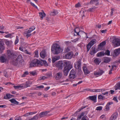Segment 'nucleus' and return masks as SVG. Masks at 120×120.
Masks as SVG:
<instances>
[{"label": "nucleus", "mask_w": 120, "mask_h": 120, "mask_svg": "<svg viewBox=\"0 0 120 120\" xmlns=\"http://www.w3.org/2000/svg\"><path fill=\"white\" fill-rule=\"evenodd\" d=\"M63 50V49L60 48L59 45L57 43L53 44L51 47V52L55 54H57L62 52Z\"/></svg>", "instance_id": "nucleus-1"}, {"label": "nucleus", "mask_w": 120, "mask_h": 120, "mask_svg": "<svg viewBox=\"0 0 120 120\" xmlns=\"http://www.w3.org/2000/svg\"><path fill=\"white\" fill-rule=\"evenodd\" d=\"M70 63L68 61L64 60L60 61L55 63L56 67L58 68L59 69H61L63 68V66H67L69 65Z\"/></svg>", "instance_id": "nucleus-2"}, {"label": "nucleus", "mask_w": 120, "mask_h": 120, "mask_svg": "<svg viewBox=\"0 0 120 120\" xmlns=\"http://www.w3.org/2000/svg\"><path fill=\"white\" fill-rule=\"evenodd\" d=\"M22 61L23 60L22 56L21 55H19L16 59L12 60V63L14 65L17 66L20 64Z\"/></svg>", "instance_id": "nucleus-3"}, {"label": "nucleus", "mask_w": 120, "mask_h": 120, "mask_svg": "<svg viewBox=\"0 0 120 120\" xmlns=\"http://www.w3.org/2000/svg\"><path fill=\"white\" fill-rule=\"evenodd\" d=\"M7 58L9 59H13L16 57L14 53L9 50H7Z\"/></svg>", "instance_id": "nucleus-4"}, {"label": "nucleus", "mask_w": 120, "mask_h": 120, "mask_svg": "<svg viewBox=\"0 0 120 120\" xmlns=\"http://www.w3.org/2000/svg\"><path fill=\"white\" fill-rule=\"evenodd\" d=\"M39 60L37 59H34L33 60L30 64V67H34L36 66H40Z\"/></svg>", "instance_id": "nucleus-5"}, {"label": "nucleus", "mask_w": 120, "mask_h": 120, "mask_svg": "<svg viewBox=\"0 0 120 120\" xmlns=\"http://www.w3.org/2000/svg\"><path fill=\"white\" fill-rule=\"evenodd\" d=\"M65 66L64 67L63 72L64 75L66 76L68 75V72L72 68V66L71 65H69V67L68 65Z\"/></svg>", "instance_id": "nucleus-6"}, {"label": "nucleus", "mask_w": 120, "mask_h": 120, "mask_svg": "<svg viewBox=\"0 0 120 120\" xmlns=\"http://www.w3.org/2000/svg\"><path fill=\"white\" fill-rule=\"evenodd\" d=\"M29 84L27 83H26L25 84H22L19 86H14V88L15 89H20L21 88H24L28 87L29 86Z\"/></svg>", "instance_id": "nucleus-7"}, {"label": "nucleus", "mask_w": 120, "mask_h": 120, "mask_svg": "<svg viewBox=\"0 0 120 120\" xmlns=\"http://www.w3.org/2000/svg\"><path fill=\"white\" fill-rule=\"evenodd\" d=\"M112 43L115 46H119L120 45V39L115 38L113 39Z\"/></svg>", "instance_id": "nucleus-8"}, {"label": "nucleus", "mask_w": 120, "mask_h": 120, "mask_svg": "<svg viewBox=\"0 0 120 120\" xmlns=\"http://www.w3.org/2000/svg\"><path fill=\"white\" fill-rule=\"evenodd\" d=\"M76 77L75 72L74 70L72 69L70 72L69 77L71 79H73Z\"/></svg>", "instance_id": "nucleus-9"}, {"label": "nucleus", "mask_w": 120, "mask_h": 120, "mask_svg": "<svg viewBox=\"0 0 120 120\" xmlns=\"http://www.w3.org/2000/svg\"><path fill=\"white\" fill-rule=\"evenodd\" d=\"M4 42L2 41H0V53H2L5 49Z\"/></svg>", "instance_id": "nucleus-10"}, {"label": "nucleus", "mask_w": 120, "mask_h": 120, "mask_svg": "<svg viewBox=\"0 0 120 120\" xmlns=\"http://www.w3.org/2000/svg\"><path fill=\"white\" fill-rule=\"evenodd\" d=\"M104 72V71L102 70L99 69L97 72H95L94 73V75L96 76V77H98L101 75Z\"/></svg>", "instance_id": "nucleus-11"}, {"label": "nucleus", "mask_w": 120, "mask_h": 120, "mask_svg": "<svg viewBox=\"0 0 120 120\" xmlns=\"http://www.w3.org/2000/svg\"><path fill=\"white\" fill-rule=\"evenodd\" d=\"M73 54L72 52H70L66 54L65 56V58L66 59H70L73 56Z\"/></svg>", "instance_id": "nucleus-12"}, {"label": "nucleus", "mask_w": 120, "mask_h": 120, "mask_svg": "<svg viewBox=\"0 0 120 120\" xmlns=\"http://www.w3.org/2000/svg\"><path fill=\"white\" fill-rule=\"evenodd\" d=\"M81 62L80 60H78L77 62V64L75 65V67L78 70V71L80 72L81 71L80 66L81 65Z\"/></svg>", "instance_id": "nucleus-13"}, {"label": "nucleus", "mask_w": 120, "mask_h": 120, "mask_svg": "<svg viewBox=\"0 0 120 120\" xmlns=\"http://www.w3.org/2000/svg\"><path fill=\"white\" fill-rule=\"evenodd\" d=\"M62 77V74L61 72H58L55 75V79L57 80H59Z\"/></svg>", "instance_id": "nucleus-14"}, {"label": "nucleus", "mask_w": 120, "mask_h": 120, "mask_svg": "<svg viewBox=\"0 0 120 120\" xmlns=\"http://www.w3.org/2000/svg\"><path fill=\"white\" fill-rule=\"evenodd\" d=\"M120 53V48L116 49L114 51V56H118Z\"/></svg>", "instance_id": "nucleus-15"}, {"label": "nucleus", "mask_w": 120, "mask_h": 120, "mask_svg": "<svg viewBox=\"0 0 120 120\" xmlns=\"http://www.w3.org/2000/svg\"><path fill=\"white\" fill-rule=\"evenodd\" d=\"M74 32L75 33H76V34H74L75 36L79 35V33H82V32H80V28L78 27H77L75 29Z\"/></svg>", "instance_id": "nucleus-16"}, {"label": "nucleus", "mask_w": 120, "mask_h": 120, "mask_svg": "<svg viewBox=\"0 0 120 120\" xmlns=\"http://www.w3.org/2000/svg\"><path fill=\"white\" fill-rule=\"evenodd\" d=\"M0 60L1 63L6 62L7 60L6 56H0Z\"/></svg>", "instance_id": "nucleus-17"}, {"label": "nucleus", "mask_w": 120, "mask_h": 120, "mask_svg": "<svg viewBox=\"0 0 120 120\" xmlns=\"http://www.w3.org/2000/svg\"><path fill=\"white\" fill-rule=\"evenodd\" d=\"M49 111H46L42 112L39 114V116L40 117H42L46 116L47 114L49 112Z\"/></svg>", "instance_id": "nucleus-18"}, {"label": "nucleus", "mask_w": 120, "mask_h": 120, "mask_svg": "<svg viewBox=\"0 0 120 120\" xmlns=\"http://www.w3.org/2000/svg\"><path fill=\"white\" fill-rule=\"evenodd\" d=\"M118 114L117 112L114 113L111 116L109 120H114L117 118Z\"/></svg>", "instance_id": "nucleus-19"}, {"label": "nucleus", "mask_w": 120, "mask_h": 120, "mask_svg": "<svg viewBox=\"0 0 120 120\" xmlns=\"http://www.w3.org/2000/svg\"><path fill=\"white\" fill-rule=\"evenodd\" d=\"M101 60L98 58H95L94 60V63L96 65H98L101 62Z\"/></svg>", "instance_id": "nucleus-20"}, {"label": "nucleus", "mask_w": 120, "mask_h": 120, "mask_svg": "<svg viewBox=\"0 0 120 120\" xmlns=\"http://www.w3.org/2000/svg\"><path fill=\"white\" fill-rule=\"evenodd\" d=\"M83 69L85 74L86 75L89 74L90 72L87 69L86 66H84L83 67Z\"/></svg>", "instance_id": "nucleus-21"}, {"label": "nucleus", "mask_w": 120, "mask_h": 120, "mask_svg": "<svg viewBox=\"0 0 120 120\" xmlns=\"http://www.w3.org/2000/svg\"><path fill=\"white\" fill-rule=\"evenodd\" d=\"M40 65V66H41L43 64H44L45 66H46L48 65V64L45 60H41V61L39 60Z\"/></svg>", "instance_id": "nucleus-22"}, {"label": "nucleus", "mask_w": 120, "mask_h": 120, "mask_svg": "<svg viewBox=\"0 0 120 120\" xmlns=\"http://www.w3.org/2000/svg\"><path fill=\"white\" fill-rule=\"evenodd\" d=\"M46 52L44 50H43L40 53L41 57L42 58H44L46 56Z\"/></svg>", "instance_id": "nucleus-23"}, {"label": "nucleus", "mask_w": 120, "mask_h": 120, "mask_svg": "<svg viewBox=\"0 0 120 120\" xmlns=\"http://www.w3.org/2000/svg\"><path fill=\"white\" fill-rule=\"evenodd\" d=\"M88 98L91 100H92L94 102L96 101L97 98L96 96L94 95L92 96H90Z\"/></svg>", "instance_id": "nucleus-24"}, {"label": "nucleus", "mask_w": 120, "mask_h": 120, "mask_svg": "<svg viewBox=\"0 0 120 120\" xmlns=\"http://www.w3.org/2000/svg\"><path fill=\"white\" fill-rule=\"evenodd\" d=\"M96 43V40L95 39H94L92 40L89 43V44H90L91 46H93L94 44Z\"/></svg>", "instance_id": "nucleus-25"}, {"label": "nucleus", "mask_w": 120, "mask_h": 120, "mask_svg": "<svg viewBox=\"0 0 120 120\" xmlns=\"http://www.w3.org/2000/svg\"><path fill=\"white\" fill-rule=\"evenodd\" d=\"M39 14L41 20L43 19V18L45 17L46 15L45 13L44 12H41L39 13Z\"/></svg>", "instance_id": "nucleus-26"}, {"label": "nucleus", "mask_w": 120, "mask_h": 120, "mask_svg": "<svg viewBox=\"0 0 120 120\" xmlns=\"http://www.w3.org/2000/svg\"><path fill=\"white\" fill-rule=\"evenodd\" d=\"M90 54L91 55H93L96 52L94 48L92 47L90 49Z\"/></svg>", "instance_id": "nucleus-27"}, {"label": "nucleus", "mask_w": 120, "mask_h": 120, "mask_svg": "<svg viewBox=\"0 0 120 120\" xmlns=\"http://www.w3.org/2000/svg\"><path fill=\"white\" fill-rule=\"evenodd\" d=\"M60 57L59 56L55 57L52 59V62L53 63H54L56 60L60 59Z\"/></svg>", "instance_id": "nucleus-28"}, {"label": "nucleus", "mask_w": 120, "mask_h": 120, "mask_svg": "<svg viewBox=\"0 0 120 120\" xmlns=\"http://www.w3.org/2000/svg\"><path fill=\"white\" fill-rule=\"evenodd\" d=\"M115 90H116L118 89H120V82L115 85Z\"/></svg>", "instance_id": "nucleus-29"}, {"label": "nucleus", "mask_w": 120, "mask_h": 120, "mask_svg": "<svg viewBox=\"0 0 120 120\" xmlns=\"http://www.w3.org/2000/svg\"><path fill=\"white\" fill-rule=\"evenodd\" d=\"M110 61V59L108 57H105L104 58V62L108 63Z\"/></svg>", "instance_id": "nucleus-30"}, {"label": "nucleus", "mask_w": 120, "mask_h": 120, "mask_svg": "<svg viewBox=\"0 0 120 120\" xmlns=\"http://www.w3.org/2000/svg\"><path fill=\"white\" fill-rule=\"evenodd\" d=\"M11 102L14 104H18L19 102L18 101H17L16 100L14 99H12L9 100Z\"/></svg>", "instance_id": "nucleus-31"}, {"label": "nucleus", "mask_w": 120, "mask_h": 120, "mask_svg": "<svg viewBox=\"0 0 120 120\" xmlns=\"http://www.w3.org/2000/svg\"><path fill=\"white\" fill-rule=\"evenodd\" d=\"M106 44L105 41H104L102 42L100 44L98 45V49H99V48L103 46Z\"/></svg>", "instance_id": "nucleus-32"}, {"label": "nucleus", "mask_w": 120, "mask_h": 120, "mask_svg": "<svg viewBox=\"0 0 120 120\" xmlns=\"http://www.w3.org/2000/svg\"><path fill=\"white\" fill-rule=\"evenodd\" d=\"M58 13V12L56 10H53V11L51 13L50 15L52 16H54Z\"/></svg>", "instance_id": "nucleus-33"}, {"label": "nucleus", "mask_w": 120, "mask_h": 120, "mask_svg": "<svg viewBox=\"0 0 120 120\" xmlns=\"http://www.w3.org/2000/svg\"><path fill=\"white\" fill-rule=\"evenodd\" d=\"M105 55L104 52H101L98 53L97 54V56L98 57H100L102 56H103Z\"/></svg>", "instance_id": "nucleus-34"}, {"label": "nucleus", "mask_w": 120, "mask_h": 120, "mask_svg": "<svg viewBox=\"0 0 120 120\" xmlns=\"http://www.w3.org/2000/svg\"><path fill=\"white\" fill-rule=\"evenodd\" d=\"M4 99H9L11 98L10 94H7L4 97Z\"/></svg>", "instance_id": "nucleus-35"}, {"label": "nucleus", "mask_w": 120, "mask_h": 120, "mask_svg": "<svg viewBox=\"0 0 120 120\" xmlns=\"http://www.w3.org/2000/svg\"><path fill=\"white\" fill-rule=\"evenodd\" d=\"M92 46H91L90 44H89V43H88V45H86L87 52L90 49Z\"/></svg>", "instance_id": "nucleus-36"}, {"label": "nucleus", "mask_w": 120, "mask_h": 120, "mask_svg": "<svg viewBox=\"0 0 120 120\" xmlns=\"http://www.w3.org/2000/svg\"><path fill=\"white\" fill-rule=\"evenodd\" d=\"M19 49L22 52H25L26 51L25 48L22 47H20L19 48Z\"/></svg>", "instance_id": "nucleus-37"}, {"label": "nucleus", "mask_w": 120, "mask_h": 120, "mask_svg": "<svg viewBox=\"0 0 120 120\" xmlns=\"http://www.w3.org/2000/svg\"><path fill=\"white\" fill-rule=\"evenodd\" d=\"M110 52L109 50H107L104 53L105 55L109 56L110 55Z\"/></svg>", "instance_id": "nucleus-38"}, {"label": "nucleus", "mask_w": 120, "mask_h": 120, "mask_svg": "<svg viewBox=\"0 0 120 120\" xmlns=\"http://www.w3.org/2000/svg\"><path fill=\"white\" fill-rule=\"evenodd\" d=\"M38 116L37 115L34 116L33 117L31 118L32 120H36L38 119Z\"/></svg>", "instance_id": "nucleus-39"}, {"label": "nucleus", "mask_w": 120, "mask_h": 120, "mask_svg": "<svg viewBox=\"0 0 120 120\" xmlns=\"http://www.w3.org/2000/svg\"><path fill=\"white\" fill-rule=\"evenodd\" d=\"M120 63V57L118 58V60L116 61H115L114 62V64H116V63L117 64V65H118Z\"/></svg>", "instance_id": "nucleus-40"}, {"label": "nucleus", "mask_w": 120, "mask_h": 120, "mask_svg": "<svg viewBox=\"0 0 120 120\" xmlns=\"http://www.w3.org/2000/svg\"><path fill=\"white\" fill-rule=\"evenodd\" d=\"M29 73L30 75H32L33 76H35L36 75V73L34 71L30 72Z\"/></svg>", "instance_id": "nucleus-41"}, {"label": "nucleus", "mask_w": 120, "mask_h": 120, "mask_svg": "<svg viewBox=\"0 0 120 120\" xmlns=\"http://www.w3.org/2000/svg\"><path fill=\"white\" fill-rule=\"evenodd\" d=\"M109 106L107 105H106L105 107V108L104 110L105 111H107L109 110Z\"/></svg>", "instance_id": "nucleus-42"}, {"label": "nucleus", "mask_w": 120, "mask_h": 120, "mask_svg": "<svg viewBox=\"0 0 120 120\" xmlns=\"http://www.w3.org/2000/svg\"><path fill=\"white\" fill-rule=\"evenodd\" d=\"M24 34H26V36L27 37H30L31 35V34L28 33L26 31L25 32H24Z\"/></svg>", "instance_id": "nucleus-43"}, {"label": "nucleus", "mask_w": 120, "mask_h": 120, "mask_svg": "<svg viewBox=\"0 0 120 120\" xmlns=\"http://www.w3.org/2000/svg\"><path fill=\"white\" fill-rule=\"evenodd\" d=\"M102 106H98L96 108V109L97 110H101L102 109Z\"/></svg>", "instance_id": "nucleus-44"}, {"label": "nucleus", "mask_w": 120, "mask_h": 120, "mask_svg": "<svg viewBox=\"0 0 120 120\" xmlns=\"http://www.w3.org/2000/svg\"><path fill=\"white\" fill-rule=\"evenodd\" d=\"M19 42V39L18 38V36H17L16 37V39L15 41V45L16 44Z\"/></svg>", "instance_id": "nucleus-45"}, {"label": "nucleus", "mask_w": 120, "mask_h": 120, "mask_svg": "<svg viewBox=\"0 0 120 120\" xmlns=\"http://www.w3.org/2000/svg\"><path fill=\"white\" fill-rule=\"evenodd\" d=\"M99 0H91L90 1V3L91 4H92L94 2H96L98 1Z\"/></svg>", "instance_id": "nucleus-46"}, {"label": "nucleus", "mask_w": 120, "mask_h": 120, "mask_svg": "<svg viewBox=\"0 0 120 120\" xmlns=\"http://www.w3.org/2000/svg\"><path fill=\"white\" fill-rule=\"evenodd\" d=\"M70 51V50L68 48H66L65 49L64 52L66 53L69 52Z\"/></svg>", "instance_id": "nucleus-47"}, {"label": "nucleus", "mask_w": 120, "mask_h": 120, "mask_svg": "<svg viewBox=\"0 0 120 120\" xmlns=\"http://www.w3.org/2000/svg\"><path fill=\"white\" fill-rule=\"evenodd\" d=\"M35 56L37 57L38 56V51L37 50H36L35 52Z\"/></svg>", "instance_id": "nucleus-48"}, {"label": "nucleus", "mask_w": 120, "mask_h": 120, "mask_svg": "<svg viewBox=\"0 0 120 120\" xmlns=\"http://www.w3.org/2000/svg\"><path fill=\"white\" fill-rule=\"evenodd\" d=\"M28 74V72L27 71H25L23 75H22V77H25L26 75H27Z\"/></svg>", "instance_id": "nucleus-49"}, {"label": "nucleus", "mask_w": 120, "mask_h": 120, "mask_svg": "<svg viewBox=\"0 0 120 120\" xmlns=\"http://www.w3.org/2000/svg\"><path fill=\"white\" fill-rule=\"evenodd\" d=\"M95 9V7L90 8H89L88 11L90 12H92V11L94 10Z\"/></svg>", "instance_id": "nucleus-50"}, {"label": "nucleus", "mask_w": 120, "mask_h": 120, "mask_svg": "<svg viewBox=\"0 0 120 120\" xmlns=\"http://www.w3.org/2000/svg\"><path fill=\"white\" fill-rule=\"evenodd\" d=\"M98 98L100 99H102L103 97L101 94H100L98 96Z\"/></svg>", "instance_id": "nucleus-51"}, {"label": "nucleus", "mask_w": 120, "mask_h": 120, "mask_svg": "<svg viewBox=\"0 0 120 120\" xmlns=\"http://www.w3.org/2000/svg\"><path fill=\"white\" fill-rule=\"evenodd\" d=\"M109 92L108 91H105L102 92V94L103 95H107L108 94Z\"/></svg>", "instance_id": "nucleus-52"}, {"label": "nucleus", "mask_w": 120, "mask_h": 120, "mask_svg": "<svg viewBox=\"0 0 120 120\" xmlns=\"http://www.w3.org/2000/svg\"><path fill=\"white\" fill-rule=\"evenodd\" d=\"M80 4V3H78L77 4H76L75 6V7L76 8H77L78 7H79L81 6Z\"/></svg>", "instance_id": "nucleus-53"}, {"label": "nucleus", "mask_w": 120, "mask_h": 120, "mask_svg": "<svg viewBox=\"0 0 120 120\" xmlns=\"http://www.w3.org/2000/svg\"><path fill=\"white\" fill-rule=\"evenodd\" d=\"M86 118H87V117L83 116L82 119V120H89V119H87Z\"/></svg>", "instance_id": "nucleus-54"}, {"label": "nucleus", "mask_w": 120, "mask_h": 120, "mask_svg": "<svg viewBox=\"0 0 120 120\" xmlns=\"http://www.w3.org/2000/svg\"><path fill=\"white\" fill-rule=\"evenodd\" d=\"M114 11V9L113 8H112L111 9V12H110V15L111 16H112L113 14V11Z\"/></svg>", "instance_id": "nucleus-55"}, {"label": "nucleus", "mask_w": 120, "mask_h": 120, "mask_svg": "<svg viewBox=\"0 0 120 120\" xmlns=\"http://www.w3.org/2000/svg\"><path fill=\"white\" fill-rule=\"evenodd\" d=\"M85 107H84V106L82 107H81V109H78V111H76V112H80L82 109H84V108H85Z\"/></svg>", "instance_id": "nucleus-56"}, {"label": "nucleus", "mask_w": 120, "mask_h": 120, "mask_svg": "<svg viewBox=\"0 0 120 120\" xmlns=\"http://www.w3.org/2000/svg\"><path fill=\"white\" fill-rule=\"evenodd\" d=\"M30 28L31 29V30H32V31L34 30L35 28V27L34 26H32V27H31Z\"/></svg>", "instance_id": "nucleus-57"}, {"label": "nucleus", "mask_w": 120, "mask_h": 120, "mask_svg": "<svg viewBox=\"0 0 120 120\" xmlns=\"http://www.w3.org/2000/svg\"><path fill=\"white\" fill-rule=\"evenodd\" d=\"M11 34H9L6 35L5 37L6 38H8L10 37L11 36Z\"/></svg>", "instance_id": "nucleus-58"}, {"label": "nucleus", "mask_w": 120, "mask_h": 120, "mask_svg": "<svg viewBox=\"0 0 120 120\" xmlns=\"http://www.w3.org/2000/svg\"><path fill=\"white\" fill-rule=\"evenodd\" d=\"M37 88H44V86L43 85H41L40 86H37Z\"/></svg>", "instance_id": "nucleus-59"}, {"label": "nucleus", "mask_w": 120, "mask_h": 120, "mask_svg": "<svg viewBox=\"0 0 120 120\" xmlns=\"http://www.w3.org/2000/svg\"><path fill=\"white\" fill-rule=\"evenodd\" d=\"M5 43L8 46L9 45V42L8 41H6Z\"/></svg>", "instance_id": "nucleus-60"}, {"label": "nucleus", "mask_w": 120, "mask_h": 120, "mask_svg": "<svg viewBox=\"0 0 120 120\" xmlns=\"http://www.w3.org/2000/svg\"><path fill=\"white\" fill-rule=\"evenodd\" d=\"M113 99L116 102H117L118 101L116 97H114L113 98Z\"/></svg>", "instance_id": "nucleus-61"}, {"label": "nucleus", "mask_w": 120, "mask_h": 120, "mask_svg": "<svg viewBox=\"0 0 120 120\" xmlns=\"http://www.w3.org/2000/svg\"><path fill=\"white\" fill-rule=\"evenodd\" d=\"M40 78V80H44L45 79H46V77L44 76H42Z\"/></svg>", "instance_id": "nucleus-62"}, {"label": "nucleus", "mask_w": 120, "mask_h": 120, "mask_svg": "<svg viewBox=\"0 0 120 120\" xmlns=\"http://www.w3.org/2000/svg\"><path fill=\"white\" fill-rule=\"evenodd\" d=\"M106 30H101V31L102 33H105L106 31Z\"/></svg>", "instance_id": "nucleus-63"}, {"label": "nucleus", "mask_w": 120, "mask_h": 120, "mask_svg": "<svg viewBox=\"0 0 120 120\" xmlns=\"http://www.w3.org/2000/svg\"><path fill=\"white\" fill-rule=\"evenodd\" d=\"M36 94H37L38 96H40L42 94L40 92H37V93Z\"/></svg>", "instance_id": "nucleus-64"}]
</instances>
